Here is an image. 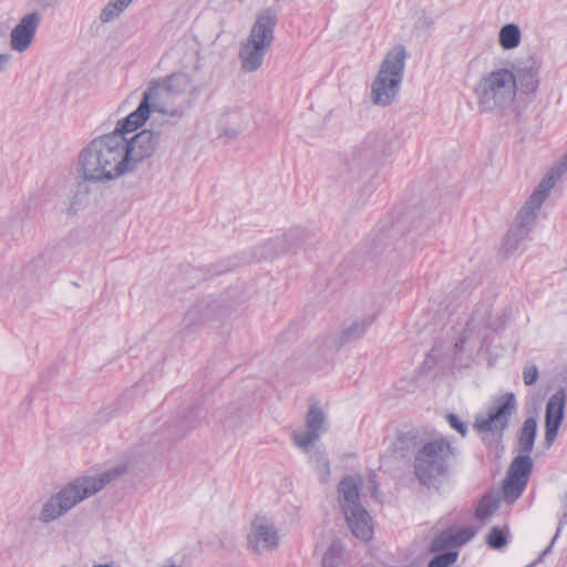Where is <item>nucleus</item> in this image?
Returning <instances> with one entry per match:
<instances>
[{
	"label": "nucleus",
	"mask_w": 567,
	"mask_h": 567,
	"mask_svg": "<svg viewBox=\"0 0 567 567\" xmlns=\"http://www.w3.org/2000/svg\"><path fill=\"white\" fill-rule=\"evenodd\" d=\"M446 420L452 429L457 431L462 436H465L467 433V425L465 422L460 420V417L453 413L447 414Z\"/></svg>",
	"instance_id": "473e14b6"
},
{
	"label": "nucleus",
	"mask_w": 567,
	"mask_h": 567,
	"mask_svg": "<svg viewBox=\"0 0 567 567\" xmlns=\"http://www.w3.org/2000/svg\"><path fill=\"white\" fill-rule=\"evenodd\" d=\"M41 22L39 12H29L20 18L18 23L11 29L9 35V47L13 52L24 53L34 42L37 30Z\"/></svg>",
	"instance_id": "ddd939ff"
},
{
	"label": "nucleus",
	"mask_w": 567,
	"mask_h": 567,
	"mask_svg": "<svg viewBox=\"0 0 567 567\" xmlns=\"http://www.w3.org/2000/svg\"><path fill=\"white\" fill-rule=\"evenodd\" d=\"M372 317H364L353 321L350 326L346 327L341 333L342 342H350L360 338L368 327L372 323Z\"/></svg>",
	"instance_id": "b1692460"
},
{
	"label": "nucleus",
	"mask_w": 567,
	"mask_h": 567,
	"mask_svg": "<svg viewBox=\"0 0 567 567\" xmlns=\"http://www.w3.org/2000/svg\"><path fill=\"white\" fill-rule=\"evenodd\" d=\"M537 433V422L534 417L524 421L519 431L517 451L519 455H529L534 449L535 437Z\"/></svg>",
	"instance_id": "aec40b11"
},
{
	"label": "nucleus",
	"mask_w": 567,
	"mask_h": 567,
	"mask_svg": "<svg viewBox=\"0 0 567 567\" xmlns=\"http://www.w3.org/2000/svg\"><path fill=\"white\" fill-rule=\"evenodd\" d=\"M473 537V533L467 529L447 530L442 533L432 543V550H441L445 547H456L467 543Z\"/></svg>",
	"instance_id": "6ab92c4d"
},
{
	"label": "nucleus",
	"mask_w": 567,
	"mask_h": 567,
	"mask_svg": "<svg viewBox=\"0 0 567 567\" xmlns=\"http://www.w3.org/2000/svg\"><path fill=\"white\" fill-rule=\"evenodd\" d=\"M561 165H564V169L561 171V175L566 172L567 169V154L564 156V158L561 159L560 163H558L557 165H555L553 168H558L560 167Z\"/></svg>",
	"instance_id": "e433bc0d"
},
{
	"label": "nucleus",
	"mask_w": 567,
	"mask_h": 567,
	"mask_svg": "<svg viewBox=\"0 0 567 567\" xmlns=\"http://www.w3.org/2000/svg\"><path fill=\"white\" fill-rule=\"evenodd\" d=\"M515 408L514 394L501 396L486 413L477 414L474 426L478 432H502L507 427Z\"/></svg>",
	"instance_id": "9d476101"
},
{
	"label": "nucleus",
	"mask_w": 567,
	"mask_h": 567,
	"mask_svg": "<svg viewBox=\"0 0 567 567\" xmlns=\"http://www.w3.org/2000/svg\"><path fill=\"white\" fill-rule=\"evenodd\" d=\"M158 112L168 115H176L177 112L174 109H135L134 112L128 114L123 121L117 123V126L114 132H120L125 137H128L127 134L134 132L138 127H141L151 114Z\"/></svg>",
	"instance_id": "f3484780"
},
{
	"label": "nucleus",
	"mask_w": 567,
	"mask_h": 567,
	"mask_svg": "<svg viewBox=\"0 0 567 567\" xmlns=\"http://www.w3.org/2000/svg\"><path fill=\"white\" fill-rule=\"evenodd\" d=\"M240 131L236 127H221L219 132V137L224 138L226 143H230L235 141Z\"/></svg>",
	"instance_id": "72a5a7b5"
},
{
	"label": "nucleus",
	"mask_w": 567,
	"mask_h": 567,
	"mask_svg": "<svg viewBox=\"0 0 567 567\" xmlns=\"http://www.w3.org/2000/svg\"><path fill=\"white\" fill-rule=\"evenodd\" d=\"M534 462L529 455H517L513 458L503 485V495L508 502L516 501L524 492Z\"/></svg>",
	"instance_id": "f8f14e48"
},
{
	"label": "nucleus",
	"mask_w": 567,
	"mask_h": 567,
	"mask_svg": "<svg viewBox=\"0 0 567 567\" xmlns=\"http://www.w3.org/2000/svg\"><path fill=\"white\" fill-rule=\"evenodd\" d=\"M276 23L277 17L270 10L257 14L248 35L240 41L238 49V60L244 73H254L262 66L275 40Z\"/></svg>",
	"instance_id": "7ed1b4c3"
},
{
	"label": "nucleus",
	"mask_w": 567,
	"mask_h": 567,
	"mask_svg": "<svg viewBox=\"0 0 567 567\" xmlns=\"http://www.w3.org/2000/svg\"><path fill=\"white\" fill-rule=\"evenodd\" d=\"M530 230L522 227L519 224L515 223L509 228L506 235V243H511L513 238H516L520 243L528 236Z\"/></svg>",
	"instance_id": "2f4dec72"
},
{
	"label": "nucleus",
	"mask_w": 567,
	"mask_h": 567,
	"mask_svg": "<svg viewBox=\"0 0 567 567\" xmlns=\"http://www.w3.org/2000/svg\"><path fill=\"white\" fill-rule=\"evenodd\" d=\"M522 42V31L516 23L504 24L498 32V43L503 50H514Z\"/></svg>",
	"instance_id": "412c9836"
},
{
	"label": "nucleus",
	"mask_w": 567,
	"mask_h": 567,
	"mask_svg": "<svg viewBox=\"0 0 567 567\" xmlns=\"http://www.w3.org/2000/svg\"><path fill=\"white\" fill-rule=\"evenodd\" d=\"M406 58L403 45H395L386 52L371 84V99L374 104L386 106L394 102L403 80Z\"/></svg>",
	"instance_id": "423d86ee"
},
{
	"label": "nucleus",
	"mask_w": 567,
	"mask_h": 567,
	"mask_svg": "<svg viewBox=\"0 0 567 567\" xmlns=\"http://www.w3.org/2000/svg\"><path fill=\"white\" fill-rule=\"evenodd\" d=\"M159 136L152 130L125 137L112 132L92 140L78 155L79 177L91 184H107L133 172L153 155Z\"/></svg>",
	"instance_id": "f257e3e1"
},
{
	"label": "nucleus",
	"mask_w": 567,
	"mask_h": 567,
	"mask_svg": "<svg viewBox=\"0 0 567 567\" xmlns=\"http://www.w3.org/2000/svg\"><path fill=\"white\" fill-rule=\"evenodd\" d=\"M308 454L310 455V462L317 471L319 482L322 484L328 483L330 477V462L327 454L323 451L315 450L313 446H311V452Z\"/></svg>",
	"instance_id": "4be33fe9"
},
{
	"label": "nucleus",
	"mask_w": 567,
	"mask_h": 567,
	"mask_svg": "<svg viewBox=\"0 0 567 567\" xmlns=\"http://www.w3.org/2000/svg\"><path fill=\"white\" fill-rule=\"evenodd\" d=\"M566 394L564 390L555 392L548 400L545 413V443L550 446L556 440L564 417Z\"/></svg>",
	"instance_id": "2eb2a0df"
},
{
	"label": "nucleus",
	"mask_w": 567,
	"mask_h": 567,
	"mask_svg": "<svg viewBox=\"0 0 567 567\" xmlns=\"http://www.w3.org/2000/svg\"><path fill=\"white\" fill-rule=\"evenodd\" d=\"M539 378L538 368L535 363L528 362L523 370V380L525 385L529 386L536 383Z\"/></svg>",
	"instance_id": "7c9ffc66"
},
{
	"label": "nucleus",
	"mask_w": 567,
	"mask_h": 567,
	"mask_svg": "<svg viewBox=\"0 0 567 567\" xmlns=\"http://www.w3.org/2000/svg\"><path fill=\"white\" fill-rule=\"evenodd\" d=\"M564 169V165L558 168H551L546 177L538 184L536 189L532 193V195L527 198L523 207L519 209L516 221L522 227L532 229L534 226L539 209L544 203V200L549 195L551 188L555 186L556 182L561 177V171Z\"/></svg>",
	"instance_id": "1a4fd4ad"
},
{
	"label": "nucleus",
	"mask_w": 567,
	"mask_h": 567,
	"mask_svg": "<svg viewBox=\"0 0 567 567\" xmlns=\"http://www.w3.org/2000/svg\"><path fill=\"white\" fill-rule=\"evenodd\" d=\"M343 560V546L339 540H332L322 554V567H338Z\"/></svg>",
	"instance_id": "393cba45"
},
{
	"label": "nucleus",
	"mask_w": 567,
	"mask_h": 567,
	"mask_svg": "<svg viewBox=\"0 0 567 567\" xmlns=\"http://www.w3.org/2000/svg\"><path fill=\"white\" fill-rule=\"evenodd\" d=\"M360 480L347 476L339 482L338 502L352 534L369 540L373 534L372 518L360 502Z\"/></svg>",
	"instance_id": "0eeeda50"
},
{
	"label": "nucleus",
	"mask_w": 567,
	"mask_h": 567,
	"mask_svg": "<svg viewBox=\"0 0 567 567\" xmlns=\"http://www.w3.org/2000/svg\"><path fill=\"white\" fill-rule=\"evenodd\" d=\"M327 431V416L321 406L312 404L306 415V429H299L292 432V439L296 446L303 453H310L315 445Z\"/></svg>",
	"instance_id": "9b49d317"
},
{
	"label": "nucleus",
	"mask_w": 567,
	"mask_h": 567,
	"mask_svg": "<svg viewBox=\"0 0 567 567\" xmlns=\"http://www.w3.org/2000/svg\"><path fill=\"white\" fill-rule=\"evenodd\" d=\"M162 567H182V566H178L175 564H166V565H163Z\"/></svg>",
	"instance_id": "ea45409f"
},
{
	"label": "nucleus",
	"mask_w": 567,
	"mask_h": 567,
	"mask_svg": "<svg viewBox=\"0 0 567 567\" xmlns=\"http://www.w3.org/2000/svg\"><path fill=\"white\" fill-rule=\"evenodd\" d=\"M208 317V311L204 310L202 305H196L185 315L183 323L185 328H192L197 322L206 321Z\"/></svg>",
	"instance_id": "cd10ccee"
},
{
	"label": "nucleus",
	"mask_w": 567,
	"mask_h": 567,
	"mask_svg": "<svg viewBox=\"0 0 567 567\" xmlns=\"http://www.w3.org/2000/svg\"><path fill=\"white\" fill-rule=\"evenodd\" d=\"M249 547L256 553H265L278 547L279 534L277 528L264 519H256L248 536Z\"/></svg>",
	"instance_id": "dca6fc26"
},
{
	"label": "nucleus",
	"mask_w": 567,
	"mask_h": 567,
	"mask_svg": "<svg viewBox=\"0 0 567 567\" xmlns=\"http://www.w3.org/2000/svg\"><path fill=\"white\" fill-rule=\"evenodd\" d=\"M519 244L520 241L517 240L516 238H513L511 243H506V239L504 240V247L507 252H513L514 250H516Z\"/></svg>",
	"instance_id": "f704fd0d"
},
{
	"label": "nucleus",
	"mask_w": 567,
	"mask_h": 567,
	"mask_svg": "<svg viewBox=\"0 0 567 567\" xmlns=\"http://www.w3.org/2000/svg\"><path fill=\"white\" fill-rule=\"evenodd\" d=\"M486 543L495 549L504 547L507 543L506 532L498 527H493L486 536Z\"/></svg>",
	"instance_id": "c85d7f7f"
},
{
	"label": "nucleus",
	"mask_w": 567,
	"mask_h": 567,
	"mask_svg": "<svg viewBox=\"0 0 567 567\" xmlns=\"http://www.w3.org/2000/svg\"><path fill=\"white\" fill-rule=\"evenodd\" d=\"M491 308V303H486L474 311L471 320H468L466 323V328L464 329L462 337L455 343V348L462 350L464 343L471 338L473 333L478 332L482 327L489 324Z\"/></svg>",
	"instance_id": "a211bd4d"
},
{
	"label": "nucleus",
	"mask_w": 567,
	"mask_h": 567,
	"mask_svg": "<svg viewBox=\"0 0 567 567\" xmlns=\"http://www.w3.org/2000/svg\"><path fill=\"white\" fill-rule=\"evenodd\" d=\"M457 450L444 439L425 442L414 457V474L421 484L437 488L449 474Z\"/></svg>",
	"instance_id": "20e7f679"
},
{
	"label": "nucleus",
	"mask_w": 567,
	"mask_h": 567,
	"mask_svg": "<svg viewBox=\"0 0 567 567\" xmlns=\"http://www.w3.org/2000/svg\"><path fill=\"white\" fill-rule=\"evenodd\" d=\"M499 507V498L494 495H485L475 512L477 519L483 520L492 516Z\"/></svg>",
	"instance_id": "bb28decb"
},
{
	"label": "nucleus",
	"mask_w": 567,
	"mask_h": 567,
	"mask_svg": "<svg viewBox=\"0 0 567 567\" xmlns=\"http://www.w3.org/2000/svg\"><path fill=\"white\" fill-rule=\"evenodd\" d=\"M197 92L190 78L186 73L177 72L152 81L143 92L131 93L127 102H137V106H162L174 103L177 97L194 96Z\"/></svg>",
	"instance_id": "39448f33"
},
{
	"label": "nucleus",
	"mask_w": 567,
	"mask_h": 567,
	"mask_svg": "<svg viewBox=\"0 0 567 567\" xmlns=\"http://www.w3.org/2000/svg\"><path fill=\"white\" fill-rule=\"evenodd\" d=\"M89 189L87 186L83 183H79L76 186V192L72 195L69 205L65 207L64 212L69 216H74L83 206L87 199Z\"/></svg>",
	"instance_id": "a878e982"
},
{
	"label": "nucleus",
	"mask_w": 567,
	"mask_h": 567,
	"mask_svg": "<svg viewBox=\"0 0 567 567\" xmlns=\"http://www.w3.org/2000/svg\"><path fill=\"white\" fill-rule=\"evenodd\" d=\"M456 551H445L434 556L429 563V567H449L456 560Z\"/></svg>",
	"instance_id": "c756f323"
},
{
	"label": "nucleus",
	"mask_w": 567,
	"mask_h": 567,
	"mask_svg": "<svg viewBox=\"0 0 567 567\" xmlns=\"http://www.w3.org/2000/svg\"><path fill=\"white\" fill-rule=\"evenodd\" d=\"M511 71L516 93L528 96L537 92L540 82L539 65L534 59L516 61Z\"/></svg>",
	"instance_id": "4468645a"
},
{
	"label": "nucleus",
	"mask_w": 567,
	"mask_h": 567,
	"mask_svg": "<svg viewBox=\"0 0 567 567\" xmlns=\"http://www.w3.org/2000/svg\"><path fill=\"white\" fill-rule=\"evenodd\" d=\"M124 472L123 467H113L94 475H81L52 494L41 506L39 520L49 525L96 495Z\"/></svg>",
	"instance_id": "f03ea898"
},
{
	"label": "nucleus",
	"mask_w": 567,
	"mask_h": 567,
	"mask_svg": "<svg viewBox=\"0 0 567 567\" xmlns=\"http://www.w3.org/2000/svg\"><path fill=\"white\" fill-rule=\"evenodd\" d=\"M133 0H110L100 12V20L109 23L118 18Z\"/></svg>",
	"instance_id": "5701e85b"
},
{
	"label": "nucleus",
	"mask_w": 567,
	"mask_h": 567,
	"mask_svg": "<svg viewBox=\"0 0 567 567\" xmlns=\"http://www.w3.org/2000/svg\"><path fill=\"white\" fill-rule=\"evenodd\" d=\"M475 93L482 105L503 106L513 102L516 91L512 71L499 68L487 73L480 80Z\"/></svg>",
	"instance_id": "6e6552de"
},
{
	"label": "nucleus",
	"mask_w": 567,
	"mask_h": 567,
	"mask_svg": "<svg viewBox=\"0 0 567 567\" xmlns=\"http://www.w3.org/2000/svg\"><path fill=\"white\" fill-rule=\"evenodd\" d=\"M47 2V4H55L58 2H60L61 0H44Z\"/></svg>",
	"instance_id": "58836bf2"
},
{
	"label": "nucleus",
	"mask_w": 567,
	"mask_h": 567,
	"mask_svg": "<svg viewBox=\"0 0 567 567\" xmlns=\"http://www.w3.org/2000/svg\"><path fill=\"white\" fill-rule=\"evenodd\" d=\"M10 63V55L8 53H0V72H3Z\"/></svg>",
	"instance_id": "c9c22d12"
},
{
	"label": "nucleus",
	"mask_w": 567,
	"mask_h": 567,
	"mask_svg": "<svg viewBox=\"0 0 567 567\" xmlns=\"http://www.w3.org/2000/svg\"><path fill=\"white\" fill-rule=\"evenodd\" d=\"M381 152H382V155H383V156H386V155H389V154L391 153V152H390V150H389V147H388L386 150H385V148H383V144L381 145Z\"/></svg>",
	"instance_id": "4c0bfd02"
}]
</instances>
